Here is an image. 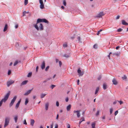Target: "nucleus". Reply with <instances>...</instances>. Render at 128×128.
<instances>
[{
  "label": "nucleus",
  "instance_id": "13d9d810",
  "mask_svg": "<svg viewBox=\"0 0 128 128\" xmlns=\"http://www.w3.org/2000/svg\"><path fill=\"white\" fill-rule=\"evenodd\" d=\"M117 102H118V100H116V101H115V102H113V104H116V103H117Z\"/></svg>",
  "mask_w": 128,
  "mask_h": 128
},
{
  "label": "nucleus",
  "instance_id": "7c9ffc66",
  "mask_svg": "<svg viewBox=\"0 0 128 128\" xmlns=\"http://www.w3.org/2000/svg\"><path fill=\"white\" fill-rule=\"evenodd\" d=\"M122 79L123 80H126L127 78V77L126 76V75H124V76L122 78Z\"/></svg>",
  "mask_w": 128,
  "mask_h": 128
},
{
  "label": "nucleus",
  "instance_id": "052dcab7",
  "mask_svg": "<svg viewBox=\"0 0 128 128\" xmlns=\"http://www.w3.org/2000/svg\"><path fill=\"white\" fill-rule=\"evenodd\" d=\"M15 28H16L18 27V24H16L15 26Z\"/></svg>",
  "mask_w": 128,
  "mask_h": 128
},
{
  "label": "nucleus",
  "instance_id": "c756f323",
  "mask_svg": "<svg viewBox=\"0 0 128 128\" xmlns=\"http://www.w3.org/2000/svg\"><path fill=\"white\" fill-rule=\"evenodd\" d=\"M29 13V12H26V11H24L23 12V16H26V14H28Z\"/></svg>",
  "mask_w": 128,
  "mask_h": 128
},
{
  "label": "nucleus",
  "instance_id": "6e6d98bb",
  "mask_svg": "<svg viewBox=\"0 0 128 128\" xmlns=\"http://www.w3.org/2000/svg\"><path fill=\"white\" fill-rule=\"evenodd\" d=\"M38 66H37L36 67V72H38Z\"/></svg>",
  "mask_w": 128,
  "mask_h": 128
},
{
  "label": "nucleus",
  "instance_id": "8fccbe9b",
  "mask_svg": "<svg viewBox=\"0 0 128 128\" xmlns=\"http://www.w3.org/2000/svg\"><path fill=\"white\" fill-rule=\"evenodd\" d=\"M56 105L57 106H59V103L58 102H56Z\"/></svg>",
  "mask_w": 128,
  "mask_h": 128
},
{
  "label": "nucleus",
  "instance_id": "393cba45",
  "mask_svg": "<svg viewBox=\"0 0 128 128\" xmlns=\"http://www.w3.org/2000/svg\"><path fill=\"white\" fill-rule=\"evenodd\" d=\"M46 95V94H41L40 95V98H44Z\"/></svg>",
  "mask_w": 128,
  "mask_h": 128
},
{
  "label": "nucleus",
  "instance_id": "a211bd4d",
  "mask_svg": "<svg viewBox=\"0 0 128 128\" xmlns=\"http://www.w3.org/2000/svg\"><path fill=\"white\" fill-rule=\"evenodd\" d=\"M49 106V103L48 102L46 103V104L45 105V108L46 110H47Z\"/></svg>",
  "mask_w": 128,
  "mask_h": 128
},
{
  "label": "nucleus",
  "instance_id": "a19ab883",
  "mask_svg": "<svg viewBox=\"0 0 128 128\" xmlns=\"http://www.w3.org/2000/svg\"><path fill=\"white\" fill-rule=\"evenodd\" d=\"M54 125V123L53 122H52V124L50 126V128H53V126Z\"/></svg>",
  "mask_w": 128,
  "mask_h": 128
},
{
  "label": "nucleus",
  "instance_id": "ea45409f",
  "mask_svg": "<svg viewBox=\"0 0 128 128\" xmlns=\"http://www.w3.org/2000/svg\"><path fill=\"white\" fill-rule=\"evenodd\" d=\"M102 30L100 29L99 31H98L97 32V35H98L102 31Z\"/></svg>",
  "mask_w": 128,
  "mask_h": 128
},
{
  "label": "nucleus",
  "instance_id": "09e8293b",
  "mask_svg": "<svg viewBox=\"0 0 128 128\" xmlns=\"http://www.w3.org/2000/svg\"><path fill=\"white\" fill-rule=\"evenodd\" d=\"M118 110H116L115 112V113H114V115H115V116H116L117 114H118Z\"/></svg>",
  "mask_w": 128,
  "mask_h": 128
},
{
  "label": "nucleus",
  "instance_id": "72a5a7b5",
  "mask_svg": "<svg viewBox=\"0 0 128 128\" xmlns=\"http://www.w3.org/2000/svg\"><path fill=\"white\" fill-rule=\"evenodd\" d=\"M63 4L64 5L66 6V3L65 0H64L63 1Z\"/></svg>",
  "mask_w": 128,
  "mask_h": 128
},
{
  "label": "nucleus",
  "instance_id": "6e6552de",
  "mask_svg": "<svg viewBox=\"0 0 128 128\" xmlns=\"http://www.w3.org/2000/svg\"><path fill=\"white\" fill-rule=\"evenodd\" d=\"M112 82L113 84L114 85H116L118 84V82L117 81L116 79L115 78H113L112 80Z\"/></svg>",
  "mask_w": 128,
  "mask_h": 128
},
{
  "label": "nucleus",
  "instance_id": "de8ad7c7",
  "mask_svg": "<svg viewBox=\"0 0 128 128\" xmlns=\"http://www.w3.org/2000/svg\"><path fill=\"white\" fill-rule=\"evenodd\" d=\"M93 48H97V45L96 44H95L93 46Z\"/></svg>",
  "mask_w": 128,
  "mask_h": 128
},
{
  "label": "nucleus",
  "instance_id": "5701e85b",
  "mask_svg": "<svg viewBox=\"0 0 128 128\" xmlns=\"http://www.w3.org/2000/svg\"><path fill=\"white\" fill-rule=\"evenodd\" d=\"M20 62V61H18L17 60L14 63V66H16V65H17L19 62Z\"/></svg>",
  "mask_w": 128,
  "mask_h": 128
},
{
  "label": "nucleus",
  "instance_id": "b1692460",
  "mask_svg": "<svg viewBox=\"0 0 128 128\" xmlns=\"http://www.w3.org/2000/svg\"><path fill=\"white\" fill-rule=\"evenodd\" d=\"M84 118H82L80 120V121L79 122V124H80L83 121H84Z\"/></svg>",
  "mask_w": 128,
  "mask_h": 128
},
{
  "label": "nucleus",
  "instance_id": "3c124183",
  "mask_svg": "<svg viewBox=\"0 0 128 128\" xmlns=\"http://www.w3.org/2000/svg\"><path fill=\"white\" fill-rule=\"evenodd\" d=\"M101 78V76H100L98 77V80H100Z\"/></svg>",
  "mask_w": 128,
  "mask_h": 128
},
{
  "label": "nucleus",
  "instance_id": "37998d69",
  "mask_svg": "<svg viewBox=\"0 0 128 128\" xmlns=\"http://www.w3.org/2000/svg\"><path fill=\"white\" fill-rule=\"evenodd\" d=\"M99 114V111L98 110L96 114V116H98Z\"/></svg>",
  "mask_w": 128,
  "mask_h": 128
},
{
  "label": "nucleus",
  "instance_id": "5fc2aeb1",
  "mask_svg": "<svg viewBox=\"0 0 128 128\" xmlns=\"http://www.w3.org/2000/svg\"><path fill=\"white\" fill-rule=\"evenodd\" d=\"M68 97L66 98V99H65V100H66V102H68Z\"/></svg>",
  "mask_w": 128,
  "mask_h": 128
},
{
  "label": "nucleus",
  "instance_id": "9b49d317",
  "mask_svg": "<svg viewBox=\"0 0 128 128\" xmlns=\"http://www.w3.org/2000/svg\"><path fill=\"white\" fill-rule=\"evenodd\" d=\"M32 89L29 90H28L24 94V96H27L31 92Z\"/></svg>",
  "mask_w": 128,
  "mask_h": 128
},
{
  "label": "nucleus",
  "instance_id": "4468645a",
  "mask_svg": "<svg viewBox=\"0 0 128 128\" xmlns=\"http://www.w3.org/2000/svg\"><path fill=\"white\" fill-rule=\"evenodd\" d=\"M21 100H20L17 102V103L16 104V108H18L19 105L20 104V103L21 102Z\"/></svg>",
  "mask_w": 128,
  "mask_h": 128
},
{
  "label": "nucleus",
  "instance_id": "bb28decb",
  "mask_svg": "<svg viewBox=\"0 0 128 128\" xmlns=\"http://www.w3.org/2000/svg\"><path fill=\"white\" fill-rule=\"evenodd\" d=\"M106 86H107L106 84H105V83L103 85V89L104 90L106 89Z\"/></svg>",
  "mask_w": 128,
  "mask_h": 128
},
{
  "label": "nucleus",
  "instance_id": "680f3d73",
  "mask_svg": "<svg viewBox=\"0 0 128 128\" xmlns=\"http://www.w3.org/2000/svg\"><path fill=\"white\" fill-rule=\"evenodd\" d=\"M56 62L57 63L59 61V60L58 59L56 58Z\"/></svg>",
  "mask_w": 128,
  "mask_h": 128
},
{
  "label": "nucleus",
  "instance_id": "4d7b16f0",
  "mask_svg": "<svg viewBox=\"0 0 128 128\" xmlns=\"http://www.w3.org/2000/svg\"><path fill=\"white\" fill-rule=\"evenodd\" d=\"M78 41L79 42L80 41V38L79 36H78Z\"/></svg>",
  "mask_w": 128,
  "mask_h": 128
},
{
  "label": "nucleus",
  "instance_id": "39448f33",
  "mask_svg": "<svg viewBox=\"0 0 128 128\" xmlns=\"http://www.w3.org/2000/svg\"><path fill=\"white\" fill-rule=\"evenodd\" d=\"M39 2L40 4V8L41 9H44V7L42 0H39Z\"/></svg>",
  "mask_w": 128,
  "mask_h": 128
},
{
  "label": "nucleus",
  "instance_id": "412c9836",
  "mask_svg": "<svg viewBox=\"0 0 128 128\" xmlns=\"http://www.w3.org/2000/svg\"><path fill=\"white\" fill-rule=\"evenodd\" d=\"M18 116L17 115H16L14 117V119L15 123H16L17 122L18 118Z\"/></svg>",
  "mask_w": 128,
  "mask_h": 128
},
{
  "label": "nucleus",
  "instance_id": "cd10ccee",
  "mask_svg": "<svg viewBox=\"0 0 128 128\" xmlns=\"http://www.w3.org/2000/svg\"><path fill=\"white\" fill-rule=\"evenodd\" d=\"M28 102V99L27 98H26L25 100V105H27Z\"/></svg>",
  "mask_w": 128,
  "mask_h": 128
},
{
  "label": "nucleus",
  "instance_id": "bf43d9fd",
  "mask_svg": "<svg viewBox=\"0 0 128 128\" xmlns=\"http://www.w3.org/2000/svg\"><path fill=\"white\" fill-rule=\"evenodd\" d=\"M112 54L111 52H110L109 53V55L108 56V57L109 58V59H110V54Z\"/></svg>",
  "mask_w": 128,
  "mask_h": 128
},
{
  "label": "nucleus",
  "instance_id": "69168bd1",
  "mask_svg": "<svg viewBox=\"0 0 128 128\" xmlns=\"http://www.w3.org/2000/svg\"><path fill=\"white\" fill-rule=\"evenodd\" d=\"M74 36H72V37H71L70 38L71 39L73 40L74 39Z\"/></svg>",
  "mask_w": 128,
  "mask_h": 128
},
{
  "label": "nucleus",
  "instance_id": "6ab92c4d",
  "mask_svg": "<svg viewBox=\"0 0 128 128\" xmlns=\"http://www.w3.org/2000/svg\"><path fill=\"white\" fill-rule=\"evenodd\" d=\"M8 28V25L7 24H5L4 29V31L5 32Z\"/></svg>",
  "mask_w": 128,
  "mask_h": 128
},
{
  "label": "nucleus",
  "instance_id": "2eb2a0df",
  "mask_svg": "<svg viewBox=\"0 0 128 128\" xmlns=\"http://www.w3.org/2000/svg\"><path fill=\"white\" fill-rule=\"evenodd\" d=\"M34 123V120L31 119L30 121V124L32 126H33Z\"/></svg>",
  "mask_w": 128,
  "mask_h": 128
},
{
  "label": "nucleus",
  "instance_id": "f257e3e1",
  "mask_svg": "<svg viewBox=\"0 0 128 128\" xmlns=\"http://www.w3.org/2000/svg\"><path fill=\"white\" fill-rule=\"evenodd\" d=\"M40 22H44L47 24L48 23V21L45 18H38L37 20L36 24L34 25V26L37 30H38L39 28L37 24Z\"/></svg>",
  "mask_w": 128,
  "mask_h": 128
},
{
  "label": "nucleus",
  "instance_id": "dca6fc26",
  "mask_svg": "<svg viewBox=\"0 0 128 128\" xmlns=\"http://www.w3.org/2000/svg\"><path fill=\"white\" fill-rule=\"evenodd\" d=\"M122 24L125 26H127L128 25V24L124 20H122Z\"/></svg>",
  "mask_w": 128,
  "mask_h": 128
},
{
  "label": "nucleus",
  "instance_id": "a18cd8bd",
  "mask_svg": "<svg viewBox=\"0 0 128 128\" xmlns=\"http://www.w3.org/2000/svg\"><path fill=\"white\" fill-rule=\"evenodd\" d=\"M118 102L120 103V105H121L123 103V102L121 101H118Z\"/></svg>",
  "mask_w": 128,
  "mask_h": 128
},
{
  "label": "nucleus",
  "instance_id": "0e129e2a",
  "mask_svg": "<svg viewBox=\"0 0 128 128\" xmlns=\"http://www.w3.org/2000/svg\"><path fill=\"white\" fill-rule=\"evenodd\" d=\"M102 118L103 119H105V116L104 115L102 117Z\"/></svg>",
  "mask_w": 128,
  "mask_h": 128
},
{
  "label": "nucleus",
  "instance_id": "473e14b6",
  "mask_svg": "<svg viewBox=\"0 0 128 128\" xmlns=\"http://www.w3.org/2000/svg\"><path fill=\"white\" fill-rule=\"evenodd\" d=\"M64 56L66 58H68L70 57V56L66 54H64Z\"/></svg>",
  "mask_w": 128,
  "mask_h": 128
},
{
  "label": "nucleus",
  "instance_id": "774afa93",
  "mask_svg": "<svg viewBox=\"0 0 128 128\" xmlns=\"http://www.w3.org/2000/svg\"><path fill=\"white\" fill-rule=\"evenodd\" d=\"M120 47V46H117L116 48V50H118V48H119Z\"/></svg>",
  "mask_w": 128,
  "mask_h": 128
},
{
  "label": "nucleus",
  "instance_id": "e433bc0d",
  "mask_svg": "<svg viewBox=\"0 0 128 128\" xmlns=\"http://www.w3.org/2000/svg\"><path fill=\"white\" fill-rule=\"evenodd\" d=\"M55 86H56L55 85H52L50 86V87L52 89Z\"/></svg>",
  "mask_w": 128,
  "mask_h": 128
},
{
  "label": "nucleus",
  "instance_id": "9d476101",
  "mask_svg": "<svg viewBox=\"0 0 128 128\" xmlns=\"http://www.w3.org/2000/svg\"><path fill=\"white\" fill-rule=\"evenodd\" d=\"M78 72L79 74V75L80 76H82L84 74L83 72H81V71L80 68L78 69Z\"/></svg>",
  "mask_w": 128,
  "mask_h": 128
},
{
  "label": "nucleus",
  "instance_id": "7ed1b4c3",
  "mask_svg": "<svg viewBox=\"0 0 128 128\" xmlns=\"http://www.w3.org/2000/svg\"><path fill=\"white\" fill-rule=\"evenodd\" d=\"M10 118L8 117H6L5 118V123L4 124V127H6L8 124L10 120Z\"/></svg>",
  "mask_w": 128,
  "mask_h": 128
},
{
  "label": "nucleus",
  "instance_id": "79ce46f5",
  "mask_svg": "<svg viewBox=\"0 0 128 128\" xmlns=\"http://www.w3.org/2000/svg\"><path fill=\"white\" fill-rule=\"evenodd\" d=\"M113 109L112 108H110V114H111L112 112Z\"/></svg>",
  "mask_w": 128,
  "mask_h": 128
},
{
  "label": "nucleus",
  "instance_id": "f704fd0d",
  "mask_svg": "<svg viewBox=\"0 0 128 128\" xmlns=\"http://www.w3.org/2000/svg\"><path fill=\"white\" fill-rule=\"evenodd\" d=\"M32 75V73L31 72H29L28 73V74L27 76L28 77H30Z\"/></svg>",
  "mask_w": 128,
  "mask_h": 128
},
{
  "label": "nucleus",
  "instance_id": "20e7f679",
  "mask_svg": "<svg viewBox=\"0 0 128 128\" xmlns=\"http://www.w3.org/2000/svg\"><path fill=\"white\" fill-rule=\"evenodd\" d=\"M16 96H15L12 99L11 101V102L9 104V106L10 107H11L12 105L13 104L14 102L15 101L16 98Z\"/></svg>",
  "mask_w": 128,
  "mask_h": 128
},
{
  "label": "nucleus",
  "instance_id": "c03bdc74",
  "mask_svg": "<svg viewBox=\"0 0 128 128\" xmlns=\"http://www.w3.org/2000/svg\"><path fill=\"white\" fill-rule=\"evenodd\" d=\"M23 124H24L26 125L27 124V123L26 122V120L25 119L24 120V122H23Z\"/></svg>",
  "mask_w": 128,
  "mask_h": 128
},
{
  "label": "nucleus",
  "instance_id": "ddd939ff",
  "mask_svg": "<svg viewBox=\"0 0 128 128\" xmlns=\"http://www.w3.org/2000/svg\"><path fill=\"white\" fill-rule=\"evenodd\" d=\"M28 81L27 80H24L20 84V86H22V85H24L26 84L27 82H28Z\"/></svg>",
  "mask_w": 128,
  "mask_h": 128
},
{
  "label": "nucleus",
  "instance_id": "338daca9",
  "mask_svg": "<svg viewBox=\"0 0 128 128\" xmlns=\"http://www.w3.org/2000/svg\"><path fill=\"white\" fill-rule=\"evenodd\" d=\"M58 125L57 124H56L55 125V128H58Z\"/></svg>",
  "mask_w": 128,
  "mask_h": 128
},
{
  "label": "nucleus",
  "instance_id": "aec40b11",
  "mask_svg": "<svg viewBox=\"0 0 128 128\" xmlns=\"http://www.w3.org/2000/svg\"><path fill=\"white\" fill-rule=\"evenodd\" d=\"M71 106L70 104L66 108L67 110L68 111L70 110L71 108Z\"/></svg>",
  "mask_w": 128,
  "mask_h": 128
},
{
  "label": "nucleus",
  "instance_id": "f3484780",
  "mask_svg": "<svg viewBox=\"0 0 128 128\" xmlns=\"http://www.w3.org/2000/svg\"><path fill=\"white\" fill-rule=\"evenodd\" d=\"M40 26H39L40 27V30H44V27L43 25L42 24H40Z\"/></svg>",
  "mask_w": 128,
  "mask_h": 128
},
{
  "label": "nucleus",
  "instance_id": "f03ea898",
  "mask_svg": "<svg viewBox=\"0 0 128 128\" xmlns=\"http://www.w3.org/2000/svg\"><path fill=\"white\" fill-rule=\"evenodd\" d=\"M10 94V92L9 91L5 95L4 98L0 101V106H2L3 102H5L7 100Z\"/></svg>",
  "mask_w": 128,
  "mask_h": 128
},
{
  "label": "nucleus",
  "instance_id": "1a4fd4ad",
  "mask_svg": "<svg viewBox=\"0 0 128 128\" xmlns=\"http://www.w3.org/2000/svg\"><path fill=\"white\" fill-rule=\"evenodd\" d=\"M80 110H74V113L77 112V116L78 118H79L80 116Z\"/></svg>",
  "mask_w": 128,
  "mask_h": 128
},
{
  "label": "nucleus",
  "instance_id": "58836bf2",
  "mask_svg": "<svg viewBox=\"0 0 128 128\" xmlns=\"http://www.w3.org/2000/svg\"><path fill=\"white\" fill-rule=\"evenodd\" d=\"M122 30V29L121 28H119L117 30V32H121Z\"/></svg>",
  "mask_w": 128,
  "mask_h": 128
},
{
  "label": "nucleus",
  "instance_id": "603ef678",
  "mask_svg": "<svg viewBox=\"0 0 128 128\" xmlns=\"http://www.w3.org/2000/svg\"><path fill=\"white\" fill-rule=\"evenodd\" d=\"M67 128H70V124H68L67 125Z\"/></svg>",
  "mask_w": 128,
  "mask_h": 128
},
{
  "label": "nucleus",
  "instance_id": "e2e57ef3",
  "mask_svg": "<svg viewBox=\"0 0 128 128\" xmlns=\"http://www.w3.org/2000/svg\"><path fill=\"white\" fill-rule=\"evenodd\" d=\"M58 114L57 115L56 119L57 120H58Z\"/></svg>",
  "mask_w": 128,
  "mask_h": 128
},
{
  "label": "nucleus",
  "instance_id": "4be33fe9",
  "mask_svg": "<svg viewBox=\"0 0 128 128\" xmlns=\"http://www.w3.org/2000/svg\"><path fill=\"white\" fill-rule=\"evenodd\" d=\"M120 54V53H116V52H113L112 54L111 55V56L112 55V56H114V55H115L116 56H118Z\"/></svg>",
  "mask_w": 128,
  "mask_h": 128
},
{
  "label": "nucleus",
  "instance_id": "2f4dec72",
  "mask_svg": "<svg viewBox=\"0 0 128 128\" xmlns=\"http://www.w3.org/2000/svg\"><path fill=\"white\" fill-rule=\"evenodd\" d=\"M28 3V0H24V5H26Z\"/></svg>",
  "mask_w": 128,
  "mask_h": 128
},
{
  "label": "nucleus",
  "instance_id": "a878e982",
  "mask_svg": "<svg viewBox=\"0 0 128 128\" xmlns=\"http://www.w3.org/2000/svg\"><path fill=\"white\" fill-rule=\"evenodd\" d=\"M99 90V88L97 87L96 88L95 94H96L98 92Z\"/></svg>",
  "mask_w": 128,
  "mask_h": 128
},
{
  "label": "nucleus",
  "instance_id": "c85d7f7f",
  "mask_svg": "<svg viewBox=\"0 0 128 128\" xmlns=\"http://www.w3.org/2000/svg\"><path fill=\"white\" fill-rule=\"evenodd\" d=\"M96 123L95 122H94L93 123H92L91 124V126L92 128H95Z\"/></svg>",
  "mask_w": 128,
  "mask_h": 128
},
{
  "label": "nucleus",
  "instance_id": "49530a36",
  "mask_svg": "<svg viewBox=\"0 0 128 128\" xmlns=\"http://www.w3.org/2000/svg\"><path fill=\"white\" fill-rule=\"evenodd\" d=\"M59 66L60 67H61V66L62 65V63L61 61H60L59 62Z\"/></svg>",
  "mask_w": 128,
  "mask_h": 128
},
{
  "label": "nucleus",
  "instance_id": "423d86ee",
  "mask_svg": "<svg viewBox=\"0 0 128 128\" xmlns=\"http://www.w3.org/2000/svg\"><path fill=\"white\" fill-rule=\"evenodd\" d=\"M14 82V81L12 80H10L8 81L7 83V86H9L11 84H13Z\"/></svg>",
  "mask_w": 128,
  "mask_h": 128
},
{
  "label": "nucleus",
  "instance_id": "f8f14e48",
  "mask_svg": "<svg viewBox=\"0 0 128 128\" xmlns=\"http://www.w3.org/2000/svg\"><path fill=\"white\" fill-rule=\"evenodd\" d=\"M105 13L103 12H99L98 14V16H103L105 15Z\"/></svg>",
  "mask_w": 128,
  "mask_h": 128
},
{
  "label": "nucleus",
  "instance_id": "864d4df0",
  "mask_svg": "<svg viewBox=\"0 0 128 128\" xmlns=\"http://www.w3.org/2000/svg\"><path fill=\"white\" fill-rule=\"evenodd\" d=\"M11 73V71L10 70H9L8 72V74L10 75Z\"/></svg>",
  "mask_w": 128,
  "mask_h": 128
},
{
  "label": "nucleus",
  "instance_id": "c9c22d12",
  "mask_svg": "<svg viewBox=\"0 0 128 128\" xmlns=\"http://www.w3.org/2000/svg\"><path fill=\"white\" fill-rule=\"evenodd\" d=\"M49 66H46L45 69V71H47L49 69Z\"/></svg>",
  "mask_w": 128,
  "mask_h": 128
},
{
  "label": "nucleus",
  "instance_id": "4c0bfd02",
  "mask_svg": "<svg viewBox=\"0 0 128 128\" xmlns=\"http://www.w3.org/2000/svg\"><path fill=\"white\" fill-rule=\"evenodd\" d=\"M67 44L66 43H65L63 44V46L64 48H66L67 46Z\"/></svg>",
  "mask_w": 128,
  "mask_h": 128
},
{
  "label": "nucleus",
  "instance_id": "0eeeda50",
  "mask_svg": "<svg viewBox=\"0 0 128 128\" xmlns=\"http://www.w3.org/2000/svg\"><path fill=\"white\" fill-rule=\"evenodd\" d=\"M45 63L44 61H43L40 66V67L42 70L44 69L45 68Z\"/></svg>",
  "mask_w": 128,
  "mask_h": 128
}]
</instances>
